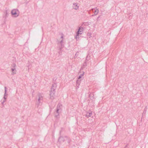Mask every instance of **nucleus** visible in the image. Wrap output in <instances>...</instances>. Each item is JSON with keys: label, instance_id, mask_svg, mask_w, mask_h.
Masks as SVG:
<instances>
[{"label": "nucleus", "instance_id": "nucleus-7", "mask_svg": "<svg viewBox=\"0 0 148 148\" xmlns=\"http://www.w3.org/2000/svg\"><path fill=\"white\" fill-rule=\"evenodd\" d=\"M98 12H99V11H98V10H97V9H96L95 11V14H97L98 13Z\"/></svg>", "mask_w": 148, "mask_h": 148}, {"label": "nucleus", "instance_id": "nucleus-9", "mask_svg": "<svg viewBox=\"0 0 148 148\" xmlns=\"http://www.w3.org/2000/svg\"><path fill=\"white\" fill-rule=\"evenodd\" d=\"M54 93H51V94H50V95L51 96V95H54Z\"/></svg>", "mask_w": 148, "mask_h": 148}, {"label": "nucleus", "instance_id": "nucleus-5", "mask_svg": "<svg viewBox=\"0 0 148 148\" xmlns=\"http://www.w3.org/2000/svg\"><path fill=\"white\" fill-rule=\"evenodd\" d=\"M82 30V29H79V30L77 34L76 37V39L78 38L79 35V34H82L81 31L80 30Z\"/></svg>", "mask_w": 148, "mask_h": 148}, {"label": "nucleus", "instance_id": "nucleus-1", "mask_svg": "<svg viewBox=\"0 0 148 148\" xmlns=\"http://www.w3.org/2000/svg\"><path fill=\"white\" fill-rule=\"evenodd\" d=\"M62 105L60 104H59L57 107L56 112L55 113V116L56 117L58 116L59 114L61 113L62 110Z\"/></svg>", "mask_w": 148, "mask_h": 148}, {"label": "nucleus", "instance_id": "nucleus-10", "mask_svg": "<svg viewBox=\"0 0 148 148\" xmlns=\"http://www.w3.org/2000/svg\"><path fill=\"white\" fill-rule=\"evenodd\" d=\"M77 8H78V7H76L75 8H74L76 9H77Z\"/></svg>", "mask_w": 148, "mask_h": 148}, {"label": "nucleus", "instance_id": "nucleus-2", "mask_svg": "<svg viewBox=\"0 0 148 148\" xmlns=\"http://www.w3.org/2000/svg\"><path fill=\"white\" fill-rule=\"evenodd\" d=\"M12 13L14 16L16 17L19 14V12L18 10L14 9L12 11Z\"/></svg>", "mask_w": 148, "mask_h": 148}, {"label": "nucleus", "instance_id": "nucleus-4", "mask_svg": "<svg viewBox=\"0 0 148 148\" xmlns=\"http://www.w3.org/2000/svg\"><path fill=\"white\" fill-rule=\"evenodd\" d=\"M8 93H4V100H3L2 101V103H3L4 102H5L6 101V100L7 99L8 97Z\"/></svg>", "mask_w": 148, "mask_h": 148}, {"label": "nucleus", "instance_id": "nucleus-8", "mask_svg": "<svg viewBox=\"0 0 148 148\" xmlns=\"http://www.w3.org/2000/svg\"><path fill=\"white\" fill-rule=\"evenodd\" d=\"M93 95L92 93L90 94L89 95V96L90 97V96H93Z\"/></svg>", "mask_w": 148, "mask_h": 148}, {"label": "nucleus", "instance_id": "nucleus-6", "mask_svg": "<svg viewBox=\"0 0 148 148\" xmlns=\"http://www.w3.org/2000/svg\"><path fill=\"white\" fill-rule=\"evenodd\" d=\"M42 96H39L38 99V104H39V103H40V100H42Z\"/></svg>", "mask_w": 148, "mask_h": 148}, {"label": "nucleus", "instance_id": "nucleus-3", "mask_svg": "<svg viewBox=\"0 0 148 148\" xmlns=\"http://www.w3.org/2000/svg\"><path fill=\"white\" fill-rule=\"evenodd\" d=\"M92 114V111H90L88 112H87L86 115V116L87 118H89L91 116Z\"/></svg>", "mask_w": 148, "mask_h": 148}]
</instances>
